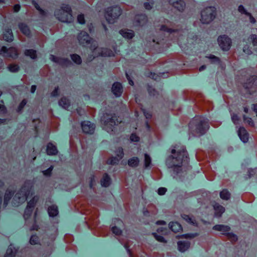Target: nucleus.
Masks as SVG:
<instances>
[{"label": "nucleus", "instance_id": "1", "mask_svg": "<svg viewBox=\"0 0 257 257\" xmlns=\"http://www.w3.org/2000/svg\"><path fill=\"white\" fill-rule=\"evenodd\" d=\"M171 155L166 160V164L171 176L175 178L182 175L188 163V154L183 146L176 145L171 149Z\"/></svg>", "mask_w": 257, "mask_h": 257}, {"label": "nucleus", "instance_id": "2", "mask_svg": "<svg viewBox=\"0 0 257 257\" xmlns=\"http://www.w3.org/2000/svg\"><path fill=\"white\" fill-rule=\"evenodd\" d=\"M189 126L190 131L194 136H201L209 128L208 120L203 117H196L191 121Z\"/></svg>", "mask_w": 257, "mask_h": 257}, {"label": "nucleus", "instance_id": "3", "mask_svg": "<svg viewBox=\"0 0 257 257\" xmlns=\"http://www.w3.org/2000/svg\"><path fill=\"white\" fill-rule=\"evenodd\" d=\"M33 183L32 181L28 180L25 182L22 188L14 196L13 204L15 206H19L24 203L27 198L33 194Z\"/></svg>", "mask_w": 257, "mask_h": 257}, {"label": "nucleus", "instance_id": "4", "mask_svg": "<svg viewBox=\"0 0 257 257\" xmlns=\"http://www.w3.org/2000/svg\"><path fill=\"white\" fill-rule=\"evenodd\" d=\"M55 16L60 21L64 23H70L73 20L71 9L68 5H62L60 9L55 12Z\"/></svg>", "mask_w": 257, "mask_h": 257}, {"label": "nucleus", "instance_id": "5", "mask_svg": "<svg viewBox=\"0 0 257 257\" xmlns=\"http://www.w3.org/2000/svg\"><path fill=\"white\" fill-rule=\"evenodd\" d=\"M101 121L103 124V129L110 134L114 132L115 126L119 123L117 117L115 115L110 117L108 114L103 115L101 118Z\"/></svg>", "mask_w": 257, "mask_h": 257}, {"label": "nucleus", "instance_id": "6", "mask_svg": "<svg viewBox=\"0 0 257 257\" xmlns=\"http://www.w3.org/2000/svg\"><path fill=\"white\" fill-rule=\"evenodd\" d=\"M90 49L92 51L93 55L92 57L90 58V60L98 56L110 57L114 55L112 51L107 48H98L97 43L91 45Z\"/></svg>", "mask_w": 257, "mask_h": 257}, {"label": "nucleus", "instance_id": "7", "mask_svg": "<svg viewBox=\"0 0 257 257\" xmlns=\"http://www.w3.org/2000/svg\"><path fill=\"white\" fill-rule=\"evenodd\" d=\"M215 16V8L214 7H208L201 11L200 21L203 24H209L214 20Z\"/></svg>", "mask_w": 257, "mask_h": 257}, {"label": "nucleus", "instance_id": "8", "mask_svg": "<svg viewBox=\"0 0 257 257\" xmlns=\"http://www.w3.org/2000/svg\"><path fill=\"white\" fill-rule=\"evenodd\" d=\"M121 14V10L120 7L117 6L110 7L106 9L105 17L108 23L113 24L120 16Z\"/></svg>", "mask_w": 257, "mask_h": 257}, {"label": "nucleus", "instance_id": "9", "mask_svg": "<svg viewBox=\"0 0 257 257\" xmlns=\"http://www.w3.org/2000/svg\"><path fill=\"white\" fill-rule=\"evenodd\" d=\"M217 42L221 49L224 51H228L232 44L231 39L226 35L219 36L217 38Z\"/></svg>", "mask_w": 257, "mask_h": 257}, {"label": "nucleus", "instance_id": "10", "mask_svg": "<svg viewBox=\"0 0 257 257\" xmlns=\"http://www.w3.org/2000/svg\"><path fill=\"white\" fill-rule=\"evenodd\" d=\"M243 87L249 94L255 92L257 89V77L255 76L250 77L244 84Z\"/></svg>", "mask_w": 257, "mask_h": 257}, {"label": "nucleus", "instance_id": "11", "mask_svg": "<svg viewBox=\"0 0 257 257\" xmlns=\"http://www.w3.org/2000/svg\"><path fill=\"white\" fill-rule=\"evenodd\" d=\"M0 55L5 57L16 58L18 57L17 50L14 47L7 49L5 46H0Z\"/></svg>", "mask_w": 257, "mask_h": 257}, {"label": "nucleus", "instance_id": "12", "mask_svg": "<svg viewBox=\"0 0 257 257\" xmlns=\"http://www.w3.org/2000/svg\"><path fill=\"white\" fill-rule=\"evenodd\" d=\"M39 199L37 196H34L28 203L24 214L25 220L28 219L31 215L35 205Z\"/></svg>", "mask_w": 257, "mask_h": 257}, {"label": "nucleus", "instance_id": "13", "mask_svg": "<svg viewBox=\"0 0 257 257\" xmlns=\"http://www.w3.org/2000/svg\"><path fill=\"white\" fill-rule=\"evenodd\" d=\"M160 29L162 31L167 32L170 34L173 35V36L177 37L178 39H179L181 36L186 33L185 30L170 29L165 25H162Z\"/></svg>", "mask_w": 257, "mask_h": 257}, {"label": "nucleus", "instance_id": "14", "mask_svg": "<svg viewBox=\"0 0 257 257\" xmlns=\"http://www.w3.org/2000/svg\"><path fill=\"white\" fill-rule=\"evenodd\" d=\"M78 40L80 44L83 46H86L89 44L96 43L93 42L92 39L90 37L89 35L84 31H81L78 36Z\"/></svg>", "mask_w": 257, "mask_h": 257}, {"label": "nucleus", "instance_id": "15", "mask_svg": "<svg viewBox=\"0 0 257 257\" xmlns=\"http://www.w3.org/2000/svg\"><path fill=\"white\" fill-rule=\"evenodd\" d=\"M81 127L85 134H92L95 130V125L89 121H84L81 122Z\"/></svg>", "mask_w": 257, "mask_h": 257}, {"label": "nucleus", "instance_id": "16", "mask_svg": "<svg viewBox=\"0 0 257 257\" xmlns=\"http://www.w3.org/2000/svg\"><path fill=\"white\" fill-rule=\"evenodd\" d=\"M169 4L180 12L184 10L185 3L183 0H169Z\"/></svg>", "mask_w": 257, "mask_h": 257}, {"label": "nucleus", "instance_id": "17", "mask_svg": "<svg viewBox=\"0 0 257 257\" xmlns=\"http://www.w3.org/2000/svg\"><path fill=\"white\" fill-rule=\"evenodd\" d=\"M49 58L52 61L62 66H68L70 64V61L68 59L56 57L53 55H50Z\"/></svg>", "mask_w": 257, "mask_h": 257}, {"label": "nucleus", "instance_id": "18", "mask_svg": "<svg viewBox=\"0 0 257 257\" xmlns=\"http://www.w3.org/2000/svg\"><path fill=\"white\" fill-rule=\"evenodd\" d=\"M111 90L116 97H119L122 92L121 84L118 82H114L112 86Z\"/></svg>", "mask_w": 257, "mask_h": 257}, {"label": "nucleus", "instance_id": "19", "mask_svg": "<svg viewBox=\"0 0 257 257\" xmlns=\"http://www.w3.org/2000/svg\"><path fill=\"white\" fill-rule=\"evenodd\" d=\"M147 22V17L144 14H140L136 16L135 18L134 25L136 26H143Z\"/></svg>", "mask_w": 257, "mask_h": 257}, {"label": "nucleus", "instance_id": "20", "mask_svg": "<svg viewBox=\"0 0 257 257\" xmlns=\"http://www.w3.org/2000/svg\"><path fill=\"white\" fill-rule=\"evenodd\" d=\"M238 136H239L240 140L244 143H245L248 141V134L245 129L243 127H240L238 131Z\"/></svg>", "mask_w": 257, "mask_h": 257}, {"label": "nucleus", "instance_id": "21", "mask_svg": "<svg viewBox=\"0 0 257 257\" xmlns=\"http://www.w3.org/2000/svg\"><path fill=\"white\" fill-rule=\"evenodd\" d=\"M178 249L182 252L187 250L190 246V242L189 241L180 240L177 242Z\"/></svg>", "mask_w": 257, "mask_h": 257}, {"label": "nucleus", "instance_id": "22", "mask_svg": "<svg viewBox=\"0 0 257 257\" xmlns=\"http://www.w3.org/2000/svg\"><path fill=\"white\" fill-rule=\"evenodd\" d=\"M212 229L214 230L220 231L222 234L225 235L227 232L230 230V227L228 225L223 224H217L214 225Z\"/></svg>", "mask_w": 257, "mask_h": 257}, {"label": "nucleus", "instance_id": "23", "mask_svg": "<svg viewBox=\"0 0 257 257\" xmlns=\"http://www.w3.org/2000/svg\"><path fill=\"white\" fill-rule=\"evenodd\" d=\"M119 33L123 37L128 39L133 38L135 36L134 31L128 29L121 30Z\"/></svg>", "mask_w": 257, "mask_h": 257}, {"label": "nucleus", "instance_id": "24", "mask_svg": "<svg viewBox=\"0 0 257 257\" xmlns=\"http://www.w3.org/2000/svg\"><path fill=\"white\" fill-rule=\"evenodd\" d=\"M215 210V215L216 217H220L223 213L225 211V208L218 203H215L214 205Z\"/></svg>", "mask_w": 257, "mask_h": 257}, {"label": "nucleus", "instance_id": "25", "mask_svg": "<svg viewBox=\"0 0 257 257\" xmlns=\"http://www.w3.org/2000/svg\"><path fill=\"white\" fill-rule=\"evenodd\" d=\"M3 39L8 42H11L13 40V35L11 29H6L4 32Z\"/></svg>", "mask_w": 257, "mask_h": 257}, {"label": "nucleus", "instance_id": "26", "mask_svg": "<svg viewBox=\"0 0 257 257\" xmlns=\"http://www.w3.org/2000/svg\"><path fill=\"white\" fill-rule=\"evenodd\" d=\"M169 228L174 232H178L182 229L180 224L177 222H171L169 224Z\"/></svg>", "mask_w": 257, "mask_h": 257}, {"label": "nucleus", "instance_id": "27", "mask_svg": "<svg viewBox=\"0 0 257 257\" xmlns=\"http://www.w3.org/2000/svg\"><path fill=\"white\" fill-rule=\"evenodd\" d=\"M58 152L57 148L52 143H49L47 147V153L49 155H55Z\"/></svg>", "mask_w": 257, "mask_h": 257}, {"label": "nucleus", "instance_id": "28", "mask_svg": "<svg viewBox=\"0 0 257 257\" xmlns=\"http://www.w3.org/2000/svg\"><path fill=\"white\" fill-rule=\"evenodd\" d=\"M16 252L15 247L11 244L8 248L4 257H15Z\"/></svg>", "mask_w": 257, "mask_h": 257}, {"label": "nucleus", "instance_id": "29", "mask_svg": "<svg viewBox=\"0 0 257 257\" xmlns=\"http://www.w3.org/2000/svg\"><path fill=\"white\" fill-rule=\"evenodd\" d=\"M16 252L15 247L11 244L8 248L4 257H15Z\"/></svg>", "mask_w": 257, "mask_h": 257}, {"label": "nucleus", "instance_id": "30", "mask_svg": "<svg viewBox=\"0 0 257 257\" xmlns=\"http://www.w3.org/2000/svg\"><path fill=\"white\" fill-rule=\"evenodd\" d=\"M48 212L50 217L57 216L58 214L57 206L55 205H52L49 206L48 208Z\"/></svg>", "mask_w": 257, "mask_h": 257}, {"label": "nucleus", "instance_id": "31", "mask_svg": "<svg viewBox=\"0 0 257 257\" xmlns=\"http://www.w3.org/2000/svg\"><path fill=\"white\" fill-rule=\"evenodd\" d=\"M101 185L103 187H107L109 186L111 183V179L109 176L105 174L101 180Z\"/></svg>", "mask_w": 257, "mask_h": 257}, {"label": "nucleus", "instance_id": "32", "mask_svg": "<svg viewBox=\"0 0 257 257\" xmlns=\"http://www.w3.org/2000/svg\"><path fill=\"white\" fill-rule=\"evenodd\" d=\"M70 104L69 100L66 97H62L59 101V105L65 109H67L69 107Z\"/></svg>", "mask_w": 257, "mask_h": 257}, {"label": "nucleus", "instance_id": "33", "mask_svg": "<svg viewBox=\"0 0 257 257\" xmlns=\"http://www.w3.org/2000/svg\"><path fill=\"white\" fill-rule=\"evenodd\" d=\"M19 28L21 31L25 35L29 36L30 31L28 26L25 23H22L19 24Z\"/></svg>", "mask_w": 257, "mask_h": 257}, {"label": "nucleus", "instance_id": "34", "mask_svg": "<svg viewBox=\"0 0 257 257\" xmlns=\"http://www.w3.org/2000/svg\"><path fill=\"white\" fill-rule=\"evenodd\" d=\"M140 163V160L138 157H134L128 159L127 164L130 167L135 168L137 167Z\"/></svg>", "mask_w": 257, "mask_h": 257}, {"label": "nucleus", "instance_id": "35", "mask_svg": "<svg viewBox=\"0 0 257 257\" xmlns=\"http://www.w3.org/2000/svg\"><path fill=\"white\" fill-rule=\"evenodd\" d=\"M182 217L188 223L197 226V224L194 217L186 214H183L182 215Z\"/></svg>", "mask_w": 257, "mask_h": 257}, {"label": "nucleus", "instance_id": "36", "mask_svg": "<svg viewBox=\"0 0 257 257\" xmlns=\"http://www.w3.org/2000/svg\"><path fill=\"white\" fill-rule=\"evenodd\" d=\"M14 194V192L7 190L4 196V205L6 207Z\"/></svg>", "mask_w": 257, "mask_h": 257}, {"label": "nucleus", "instance_id": "37", "mask_svg": "<svg viewBox=\"0 0 257 257\" xmlns=\"http://www.w3.org/2000/svg\"><path fill=\"white\" fill-rule=\"evenodd\" d=\"M152 159L150 156L147 154H145L144 166L146 169H149L151 167Z\"/></svg>", "mask_w": 257, "mask_h": 257}, {"label": "nucleus", "instance_id": "38", "mask_svg": "<svg viewBox=\"0 0 257 257\" xmlns=\"http://www.w3.org/2000/svg\"><path fill=\"white\" fill-rule=\"evenodd\" d=\"M220 197L222 199L227 200L230 197V194L226 189H223L220 192Z\"/></svg>", "mask_w": 257, "mask_h": 257}, {"label": "nucleus", "instance_id": "39", "mask_svg": "<svg viewBox=\"0 0 257 257\" xmlns=\"http://www.w3.org/2000/svg\"><path fill=\"white\" fill-rule=\"evenodd\" d=\"M25 55L30 57L33 59L37 58L36 51L33 49L26 50L25 52Z\"/></svg>", "mask_w": 257, "mask_h": 257}, {"label": "nucleus", "instance_id": "40", "mask_svg": "<svg viewBox=\"0 0 257 257\" xmlns=\"http://www.w3.org/2000/svg\"><path fill=\"white\" fill-rule=\"evenodd\" d=\"M71 58L72 60L76 64L79 65L82 62L81 57L77 54H72L71 55Z\"/></svg>", "mask_w": 257, "mask_h": 257}, {"label": "nucleus", "instance_id": "41", "mask_svg": "<svg viewBox=\"0 0 257 257\" xmlns=\"http://www.w3.org/2000/svg\"><path fill=\"white\" fill-rule=\"evenodd\" d=\"M147 2L144 3V8L147 10H151L154 5V0H146Z\"/></svg>", "mask_w": 257, "mask_h": 257}, {"label": "nucleus", "instance_id": "42", "mask_svg": "<svg viewBox=\"0 0 257 257\" xmlns=\"http://www.w3.org/2000/svg\"><path fill=\"white\" fill-rule=\"evenodd\" d=\"M206 58H208L210 62L212 63L219 64L220 63V59L218 57L213 55H209V56H206Z\"/></svg>", "mask_w": 257, "mask_h": 257}, {"label": "nucleus", "instance_id": "43", "mask_svg": "<svg viewBox=\"0 0 257 257\" xmlns=\"http://www.w3.org/2000/svg\"><path fill=\"white\" fill-rule=\"evenodd\" d=\"M152 234L157 241L162 243L167 242V240L164 238V237L161 235L158 234L157 233L154 232Z\"/></svg>", "mask_w": 257, "mask_h": 257}, {"label": "nucleus", "instance_id": "44", "mask_svg": "<svg viewBox=\"0 0 257 257\" xmlns=\"http://www.w3.org/2000/svg\"><path fill=\"white\" fill-rule=\"evenodd\" d=\"M248 40L252 43L253 46H257V35L251 34L248 38Z\"/></svg>", "mask_w": 257, "mask_h": 257}, {"label": "nucleus", "instance_id": "45", "mask_svg": "<svg viewBox=\"0 0 257 257\" xmlns=\"http://www.w3.org/2000/svg\"><path fill=\"white\" fill-rule=\"evenodd\" d=\"M198 235V233H189L187 234H184L182 235V237L186 238V239H192L194 238L195 237Z\"/></svg>", "mask_w": 257, "mask_h": 257}, {"label": "nucleus", "instance_id": "46", "mask_svg": "<svg viewBox=\"0 0 257 257\" xmlns=\"http://www.w3.org/2000/svg\"><path fill=\"white\" fill-rule=\"evenodd\" d=\"M120 160L117 156L113 157L108 160V163L111 165L117 164Z\"/></svg>", "mask_w": 257, "mask_h": 257}, {"label": "nucleus", "instance_id": "47", "mask_svg": "<svg viewBox=\"0 0 257 257\" xmlns=\"http://www.w3.org/2000/svg\"><path fill=\"white\" fill-rule=\"evenodd\" d=\"M225 235L231 241H236L237 240V235L233 233L227 232Z\"/></svg>", "mask_w": 257, "mask_h": 257}, {"label": "nucleus", "instance_id": "48", "mask_svg": "<svg viewBox=\"0 0 257 257\" xmlns=\"http://www.w3.org/2000/svg\"><path fill=\"white\" fill-rule=\"evenodd\" d=\"M8 69L12 72H18L19 70V67L16 64H12L9 66Z\"/></svg>", "mask_w": 257, "mask_h": 257}, {"label": "nucleus", "instance_id": "49", "mask_svg": "<svg viewBox=\"0 0 257 257\" xmlns=\"http://www.w3.org/2000/svg\"><path fill=\"white\" fill-rule=\"evenodd\" d=\"M116 156L119 158V159H122L123 157L124 153L122 148H118L115 151Z\"/></svg>", "mask_w": 257, "mask_h": 257}, {"label": "nucleus", "instance_id": "50", "mask_svg": "<svg viewBox=\"0 0 257 257\" xmlns=\"http://www.w3.org/2000/svg\"><path fill=\"white\" fill-rule=\"evenodd\" d=\"M111 230L113 233L116 235H119L121 233V230L115 225L112 226L111 227Z\"/></svg>", "mask_w": 257, "mask_h": 257}, {"label": "nucleus", "instance_id": "51", "mask_svg": "<svg viewBox=\"0 0 257 257\" xmlns=\"http://www.w3.org/2000/svg\"><path fill=\"white\" fill-rule=\"evenodd\" d=\"M39 242V238L38 237L35 235H32L30 239V243L31 244L35 245L37 244Z\"/></svg>", "mask_w": 257, "mask_h": 257}, {"label": "nucleus", "instance_id": "52", "mask_svg": "<svg viewBox=\"0 0 257 257\" xmlns=\"http://www.w3.org/2000/svg\"><path fill=\"white\" fill-rule=\"evenodd\" d=\"M27 103V100L26 99H23L22 102L19 104L18 108H17V112H21L23 108L26 105Z\"/></svg>", "mask_w": 257, "mask_h": 257}, {"label": "nucleus", "instance_id": "53", "mask_svg": "<svg viewBox=\"0 0 257 257\" xmlns=\"http://www.w3.org/2000/svg\"><path fill=\"white\" fill-rule=\"evenodd\" d=\"M53 169V167L52 166H51L49 168H48L47 170L43 171L42 172L43 173V175L46 176H50L51 174V172Z\"/></svg>", "mask_w": 257, "mask_h": 257}, {"label": "nucleus", "instance_id": "54", "mask_svg": "<svg viewBox=\"0 0 257 257\" xmlns=\"http://www.w3.org/2000/svg\"><path fill=\"white\" fill-rule=\"evenodd\" d=\"M243 120L245 122L247 123L250 126H253L254 123L251 118L243 115Z\"/></svg>", "mask_w": 257, "mask_h": 257}, {"label": "nucleus", "instance_id": "55", "mask_svg": "<svg viewBox=\"0 0 257 257\" xmlns=\"http://www.w3.org/2000/svg\"><path fill=\"white\" fill-rule=\"evenodd\" d=\"M238 11L239 13L242 14H244L246 16L247 15V13H249L246 11L245 9L244 8V7L242 5H239L238 8Z\"/></svg>", "mask_w": 257, "mask_h": 257}, {"label": "nucleus", "instance_id": "56", "mask_svg": "<svg viewBox=\"0 0 257 257\" xmlns=\"http://www.w3.org/2000/svg\"><path fill=\"white\" fill-rule=\"evenodd\" d=\"M243 51L247 55H250L252 52L248 45H245L243 47Z\"/></svg>", "mask_w": 257, "mask_h": 257}, {"label": "nucleus", "instance_id": "57", "mask_svg": "<svg viewBox=\"0 0 257 257\" xmlns=\"http://www.w3.org/2000/svg\"><path fill=\"white\" fill-rule=\"evenodd\" d=\"M148 90L150 95L155 96L156 94L155 89L151 86H148Z\"/></svg>", "mask_w": 257, "mask_h": 257}, {"label": "nucleus", "instance_id": "58", "mask_svg": "<svg viewBox=\"0 0 257 257\" xmlns=\"http://www.w3.org/2000/svg\"><path fill=\"white\" fill-rule=\"evenodd\" d=\"M77 21L79 23L83 24L85 23V19L83 15H79L77 17Z\"/></svg>", "mask_w": 257, "mask_h": 257}, {"label": "nucleus", "instance_id": "59", "mask_svg": "<svg viewBox=\"0 0 257 257\" xmlns=\"http://www.w3.org/2000/svg\"><path fill=\"white\" fill-rule=\"evenodd\" d=\"M231 119L235 124H236L238 123L239 118L237 115L235 114H231Z\"/></svg>", "mask_w": 257, "mask_h": 257}, {"label": "nucleus", "instance_id": "60", "mask_svg": "<svg viewBox=\"0 0 257 257\" xmlns=\"http://www.w3.org/2000/svg\"><path fill=\"white\" fill-rule=\"evenodd\" d=\"M167 191V189L164 187H160L158 190V193L160 195H164Z\"/></svg>", "mask_w": 257, "mask_h": 257}, {"label": "nucleus", "instance_id": "61", "mask_svg": "<svg viewBox=\"0 0 257 257\" xmlns=\"http://www.w3.org/2000/svg\"><path fill=\"white\" fill-rule=\"evenodd\" d=\"M0 112L5 113L6 112V108L4 105V102L0 101Z\"/></svg>", "mask_w": 257, "mask_h": 257}, {"label": "nucleus", "instance_id": "62", "mask_svg": "<svg viewBox=\"0 0 257 257\" xmlns=\"http://www.w3.org/2000/svg\"><path fill=\"white\" fill-rule=\"evenodd\" d=\"M130 140L131 142H138L139 138L136 135L133 134L130 137Z\"/></svg>", "mask_w": 257, "mask_h": 257}, {"label": "nucleus", "instance_id": "63", "mask_svg": "<svg viewBox=\"0 0 257 257\" xmlns=\"http://www.w3.org/2000/svg\"><path fill=\"white\" fill-rule=\"evenodd\" d=\"M33 4L34 5V6L35 7V8L38 10L41 14H43L44 13V11L40 8V6H39V5L35 1H33Z\"/></svg>", "mask_w": 257, "mask_h": 257}, {"label": "nucleus", "instance_id": "64", "mask_svg": "<svg viewBox=\"0 0 257 257\" xmlns=\"http://www.w3.org/2000/svg\"><path fill=\"white\" fill-rule=\"evenodd\" d=\"M249 18V22L251 24H254L256 22V20L255 19L252 17L251 14L250 13H247V15H246Z\"/></svg>", "mask_w": 257, "mask_h": 257}]
</instances>
